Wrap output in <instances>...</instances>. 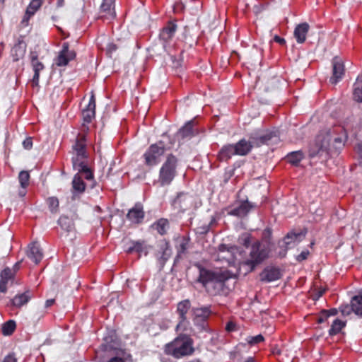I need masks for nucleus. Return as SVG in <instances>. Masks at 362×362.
I'll return each instance as SVG.
<instances>
[{
    "mask_svg": "<svg viewBox=\"0 0 362 362\" xmlns=\"http://www.w3.org/2000/svg\"><path fill=\"white\" fill-rule=\"evenodd\" d=\"M163 351L166 355L176 359L192 356L195 351L194 340L189 335L180 333L173 341L164 346Z\"/></svg>",
    "mask_w": 362,
    "mask_h": 362,
    "instance_id": "nucleus-1",
    "label": "nucleus"
},
{
    "mask_svg": "<svg viewBox=\"0 0 362 362\" xmlns=\"http://www.w3.org/2000/svg\"><path fill=\"white\" fill-rule=\"evenodd\" d=\"M307 233L306 228L300 230L293 229L288 231L283 238L278 240L279 250L274 252V257L279 259L285 258L290 249L295 247L305 239Z\"/></svg>",
    "mask_w": 362,
    "mask_h": 362,
    "instance_id": "nucleus-2",
    "label": "nucleus"
},
{
    "mask_svg": "<svg viewBox=\"0 0 362 362\" xmlns=\"http://www.w3.org/2000/svg\"><path fill=\"white\" fill-rule=\"evenodd\" d=\"M238 273H199L197 281L209 291L216 294L229 278H238Z\"/></svg>",
    "mask_w": 362,
    "mask_h": 362,
    "instance_id": "nucleus-3",
    "label": "nucleus"
},
{
    "mask_svg": "<svg viewBox=\"0 0 362 362\" xmlns=\"http://www.w3.org/2000/svg\"><path fill=\"white\" fill-rule=\"evenodd\" d=\"M179 159L173 153H168L159 170L158 180L161 186L169 185L177 175Z\"/></svg>",
    "mask_w": 362,
    "mask_h": 362,
    "instance_id": "nucleus-4",
    "label": "nucleus"
},
{
    "mask_svg": "<svg viewBox=\"0 0 362 362\" xmlns=\"http://www.w3.org/2000/svg\"><path fill=\"white\" fill-rule=\"evenodd\" d=\"M196 125L195 119H192L187 121L174 134L173 136L168 134L167 132L163 133L161 136L168 139L169 143L175 144L177 141L179 144H183L185 140L191 139L199 134L197 129L194 128Z\"/></svg>",
    "mask_w": 362,
    "mask_h": 362,
    "instance_id": "nucleus-5",
    "label": "nucleus"
},
{
    "mask_svg": "<svg viewBox=\"0 0 362 362\" xmlns=\"http://www.w3.org/2000/svg\"><path fill=\"white\" fill-rule=\"evenodd\" d=\"M329 139L322 135H317L314 141L309 144L308 157L310 159L318 158L323 162L329 158Z\"/></svg>",
    "mask_w": 362,
    "mask_h": 362,
    "instance_id": "nucleus-6",
    "label": "nucleus"
},
{
    "mask_svg": "<svg viewBox=\"0 0 362 362\" xmlns=\"http://www.w3.org/2000/svg\"><path fill=\"white\" fill-rule=\"evenodd\" d=\"M194 317L192 319L193 323L199 332H211L209 326L208 320L212 313L211 306H203L201 308H194L193 310Z\"/></svg>",
    "mask_w": 362,
    "mask_h": 362,
    "instance_id": "nucleus-7",
    "label": "nucleus"
},
{
    "mask_svg": "<svg viewBox=\"0 0 362 362\" xmlns=\"http://www.w3.org/2000/svg\"><path fill=\"white\" fill-rule=\"evenodd\" d=\"M262 240H257L252 244L250 258L244 262V264L249 267L250 269V272L255 270L258 265L261 264L264 260L269 258L267 254H266L265 257L260 255L262 253Z\"/></svg>",
    "mask_w": 362,
    "mask_h": 362,
    "instance_id": "nucleus-8",
    "label": "nucleus"
},
{
    "mask_svg": "<svg viewBox=\"0 0 362 362\" xmlns=\"http://www.w3.org/2000/svg\"><path fill=\"white\" fill-rule=\"evenodd\" d=\"M177 29L176 20H173L168 21L160 30L158 38L162 44L164 52L166 53L169 52L170 41L174 37Z\"/></svg>",
    "mask_w": 362,
    "mask_h": 362,
    "instance_id": "nucleus-9",
    "label": "nucleus"
},
{
    "mask_svg": "<svg viewBox=\"0 0 362 362\" xmlns=\"http://www.w3.org/2000/svg\"><path fill=\"white\" fill-rule=\"evenodd\" d=\"M192 202V195L189 192L185 191L177 192L176 196L170 202L172 208L182 214H184L191 208Z\"/></svg>",
    "mask_w": 362,
    "mask_h": 362,
    "instance_id": "nucleus-10",
    "label": "nucleus"
},
{
    "mask_svg": "<svg viewBox=\"0 0 362 362\" xmlns=\"http://www.w3.org/2000/svg\"><path fill=\"white\" fill-rule=\"evenodd\" d=\"M261 240L262 243V253L260 255L265 257L267 254L268 257L274 256V252L276 251V244L273 240V229L271 226H267L262 232Z\"/></svg>",
    "mask_w": 362,
    "mask_h": 362,
    "instance_id": "nucleus-11",
    "label": "nucleus"
},
{
    "mask_svg": "<svg viewBox=\"0 0 362 362\" xmlns=\"http://www.w3.org/2000/svg\"><path fill=\"white\" fill-rule=\"evenodd\" d=\"M279 136V130L273 129L272 130L267 129L262 134L252 133L250 135V139L252 141L253 146L260 147L263 145L269 144L274 139L278 140Z\"/></svg>",
    "mask_w": 362,
    "mask_h": 362,
    "instance_id": "nucleus-12",
    "label": "nucleus"
},
{
    "mask_svg": "<svg viewBox=\"0 0 362 362\" xmlns=\"http://www.w3.org/2000/svg\"><path fill=\"white\" fill-rule=\"evenodd\" d=\"M23 258L30 269L33 265L38 264L43 258L42 250L40 245L36 242L30 243L27 247L25 255Z\"/></svg>",
    "mask_w": 362,
    "mask_h": 362,
    "instance_id": "nucleus-13",
    "label": "nucleus"
},
{
    "mask_svg": "<svg viewBox=\"0 0 362 362\" xmlns=\"http://www.w3.org/2000/svg\"><path fill=\"white\" fill-rule=\"evenodd\" d=\"M175 247L177 254L174 258L173 265L170 272H174V267H177L183 256L187 253L191 238L189 235L177 237L175 240Z\"/></svg>",
    "mask_w": 362,
    "mask_h": 362,
    "instance_id": "nucleus-14",
    "label": "nucleus"
},
{
    "mask_svg": "<svg viewBox=\"0 0 362 362\" xmlns=\"http://www.w3.org/2000/svg\"><path fill=\"white\" fill-rule=\"evenodd\" d=\"M79 218L76 210H70L67 214H62L58 218L57 223L61 229L65 231L68 236L76 230L75 221Z\"/></svg>",
    "mask_w": 362,
    "mask_h": 362,
    "instance_id": "nucleus-15",
    "label": "nucleus"
},
{
    "mask_svg": "<svg viewBox=\"0 0 362 362\" xmlns=\"http://www.w3.org/2000/svg\"><path fill=\"white\" fill-rule=\"evenodd\" d=\"M164 154L163 149L158 148L156 144H151L143 154L144 164L150 168L156 166L160 163Z\"/></svg>",
    "mask_w": 362,
    "mask_h": 362,
    "instance_id": "nucleus-16",
    "label": "nucleus"
},
{
    "mask_svg": "<svg viewBox=\"0 0 362 362\" xmlns=\"http://www.w3.org/2000/svg\"><path fill=\"white\" fill-rule=\"evenodd\" d=\"M158 268L161 271L167 261L170 259L173 254L172 247L170 242L166 239H162L158 243Z\"/></svg>",
    "mask_w": 362,
    "mask_h": 362,
    "instance_id": "nucleus-17",
    "label": "nucleus"
},
{
    "mask_svg": "<svg viewBox=\"0 0 362 362\" xmlns=\"http://www.w3.org/2000/svg\"><path fill=\"white\" fill-rule=\"evenodd\" d=\"M71 163L73 169L75 170H78L79 175L83 174L84 177L86 180H91L93 182L92 185V188L94 187L95 185V181L94 180V172L89 167L88 162L84 160H79L76 158H71Z\"/></svg>",
    "mask_w": 362,
    "mask_h": 362,
    "instance_id": "nucleus-18",
    "label": "nucleus"
},
{
    "mask_svg": "<svg viewBox=\"0 0 362 362\" xmlns=\"http://www.w3.org/2000/svg\"><path fill=\"white\" fill-rule=\"evenodd\" d=\"M76 57V53L74 50H69V44L65 42L62 44V49L59 52V54L55 59V64L57 66H65L69 63L74 60Z\"/></svg>",
    "mask_w": 362,
    "mask_h": 362,
    "instance_id": "nucleus-19",
    "label": "nucleus"
},
{
    "mask_svg": "<svg viewBox=\"0 0 362 362\" xmlns=\"http://www.w3.org/2000/svg\"><path fill=\"white\" fill-rule=\"evenodd\" d=\"M255 207V204L249 202L248 199H245L241 201L238 206L228 211V215L242 218L247 216L251 209Z\"/></svg>",
    "mask_w": 362,
    "mask_h": 362,
    "instance_id": "nucleus-20",
    "label": "nucleus"
},
{
    "mask_svg": "<svg viewBox=\"0 0 362 362\" xmlns=\"http://www.w3.org/2000/svg\"><path fill=\"white\" fill-rule=\"evenodd\" d=\"M86 136L77 137L72 146V149L75 151L76 156L72 158H76L78 160H87L88 158V153L86 150Z\"/></svg>",
    "mask_w": 362,
    "mask_h": 362,
    "instance_id": "nucleus-21",
    "label": "nucleus"
},
{
    "mask_svg": "<svg viewBox=\"0 0 362 362\" xmlns=\"http://www.w3.org/2000/svg\"><path fill=\"white\" fill-rule=\"evenodd\" d=\"M126 216L127 218L133 223H141L145 216L143 204L141 202H136L134 206L128 211Z\"/></svg>",
    "mask_w": 362,
    "mask_h": 362,
    "instance_id": "nucleus-22",
    "label": "nucleus"
},
{
    "mask_svg": "<svg viewBox=\"0 0 362 362\" xmlns=\"http://www.w3.org/2000/svg\"><path fill=\"white\" fill-rule=\"evenodd\" d=\"M332 76L329 78V82L336 85L343 78L344 75V63L337 57L332 59Z\"/></svg>",
    "mask_w": 362,
    "mask_h": 362,
    "instance_id": "nucleus-23",
    "label": "nucleus"
},
{
    "mask_svg": "<svg viewBox=\"0 0 362 362\" xmlns=\"http://www.w3.org/2000/svg\"><path fill=\"white\" fill-rule=\"evenodd\" d=\"M82 116L83 122L86 124H90L95 116V97L93 92H91L88 105L82 110Z\"/></svg>",
    "mask_w": 362,
    "mask_h": 362,
    "instance_id": "nucleus-24",
    "label": "nucleus"
},
{
    "mask_svg": "<svg viewBox=\"0 0 362 362\" xmlns=\"http://www.w3.org/2000/svg\"><path fill=\"white\" fill-rule=\"evenodd\" d=\"M71 185L72 199H75L83 194L86 189V184L78 173L74 175Z\"/></svg>",
    "mask_w": 362,
    "mask_h": 362,
    "instance_id": "nucleus-25",
    "label": "nucleus"
},
{
    "mask_svg": "<svg viewBox=\"0 0 362 362\" xmlns=\"http://www.w3.org/2000/svg\"><path fill=\"white\" fill-rule=\"evenodd\" d=\"M235 155L239 156H245L248 155L253 148L252 141L246 140L245 138L240 139L238 142L233 144Z\"/></svg>",
    "mask_w": 362,
    "mask_h": 362,
    "instance_id": "nucleus-26",
    "label": "nucleus"
},
{
    "mask_svg": "<svg viewBox=\"0 0 362 362\" xmlns=\"http://www.w3.org/2000/svg\"><path fill=\"white\" fill-rule=\"evenodd\" d=\"M27 45L21 36L17 42L13 45L11 50V55L13 62H18L20 59L23 58L25 54Z\"/></svg>",
    "mask_w": 362,
    "mask_h": 362,
    "instance_id": "nucleus-27",
    "label": "nucleus"
},
{
    "mask_svg": "<svg viewBox=\"0 0 362 362\" xmlns=\"http://www.w3.org/2000/svg\"><path fill=\"white\" fill-rule=\"evenodd\" d=\"M309 29L310 25L306 22L300 23L296 26L293 35L297 43L303 44L305 42Z\"/></svg>",
    "mask_w": 362,
    "mask_h": 362,
    "instance_id": "nucleus-28",
    "label": "nucleus"
},
{
    "mask_svg": "<svg viewBox=\"0 0 362 362\" xmlns=\"http://www.w3.org/2000/svg\"><path fill=\"white\" fill-rule=\"evenodd\" d=\"M233 149V144H224L217 153V160L220 162H228L233 156H236Z\"/></svg>",
    "mask_w": 362,
    "mask_h": 362,
    "instance_id": "nucleus-29",
    "label": "nucleus"
},
{
    "mask_svg": "<svg viewBox=\"0 0 362 362\" xmlns=\"http://www.w3.org/2000/svg\"><path fill=\"white\" fill-rule=\"evenodd\" d=\"M304 158L305 154L303 151L302 150H298L288 153L284 157V159L291 165L298 167Z\"/></svg>",
    "mask_w": 362,
    "mask_h": 362,
    "instance_id": "nucleus-30",
    "label": "nucleus"
},
{
    "mask_svg": "<svg viewBox=\"0 0 362 362\" xmlns=\"http://www.w3.org/2000/svg\"><path fill=\"white\" fill-rule=\"evenodd\" d=\"M181 40L185 42V46L192 48L198 44V37L191 34L188 26H185L181 35Z\"/></svg>",
    "mask_w": 362,
    "mask_h": 362,
    "instance_id": "nucleus-31",
    "label": "nucleus"
},
{
    "mask_svg": "<svg viewBox=\"0 0 362 362\" xmlns=\"http://www.w3.org/2000/svg\"><path fill=\"white\" fill-rule=\"evenodd\" d=\"M31 298L30 292L27 290L23 293L16 295L11 300V304L16 308H21L27 304Z\"/></svg>",
    "mask_w": 362,
    "mask_h": 362,
    "instance_id": "nucleus-32",
    "label": "nucleus"
},
{
    "mask_svg": "<svg viewBox=\"0 0 362 362\" xmlns=\"http://www.w3.org/2000/svg\"><path fill=\"white\" fill-rule=\"evenodd\" d=\"M6 259L5 258H2L0 259V265L2 267H0V272H12L11 269L6 265ZM28 267V264L25 262V259L23 257L20 261L16 262L13 266V272H18L20 269H24Z\"/></svg>",
    "mask_w": 362,
    "mask_h": 362,
    "instance_id": "nucleus-33",
    "label": "nucleus"
},
{
    "mask_svg": "<svg viewBox=\"0 0 362 362\" xmlns=\"http://www.w3.org/2000/svg\"><path fill=\"white\" fill-rule=\"evenodd\" d=\"M191 308V303L189 299L181 300L177 304L176 313L177 318L187 317V313Z\"/></svg>",
    "mask_w": 362,
    "mask_h": 362,
    "instance_id": "nucleus-34",
    "label": "nucleus"
},
{
    "mask_svg": "<svg viewBox=\"0 0 362 362\" xmlns=\"http://www.w3.org/2000/svg\"><path fill=\"white\" fill-rule=\"evenodd\" d=\"M15 273H1L0 292L6 293L7 286L12 285L14 281Z\"/></svg>",
    "mask_w": 362,
    "mask_h": 362,
    "instance_id": "nucleus-35",
    "label": "nucleus"
},
{
    "mask_svg": "<svg viewBox=\"0 0 362 362\" xmlns=\"http://www.w3.org/2000/svg\"><path fill=\"white\" fill-rule=\"evenodd\" d=\"M151 227L156 229L160 235H164L170 227L169 221L167 218H160L155 221Z\"/></svg>",
    "mask_w": 362,
    "mask_h": 362,
    "instance_id": "nucleus-36",
    "label": "nucleus"
},
{
    "mask_svg": "<svg viewBox=\"0 0 362 362\" xmlns=\"http://www.w3.org/2000/svg\"><path fill=\"white\" fill-rule=\"evenodd\" d=\"M34 74L32 79V83L33 86H39V79H40V71L43 70L45 68L44 64L37 61L35 62H33L31 64Z\"/></svg>",
    "mask_w": 362,
    "mask_h": 362,
    "instance_id": "nucleus-37",
    "label": "nucleus"
},
{
    "mask_svg": "<svg viewBox=\"0 0 362 362\" xmlns=\"http://www.w3.org/2000/svg\"><path fill=\"white\" fill-rule=\"evenodd\" d=\"M351 310L362 317V296H355L351 300Z\"/></svg>",
    "mask_w": 362,
    "mask_h": 362,
    "instance_id": "nucleus-38",
    "label": "nucleus"
},
{
    "mask_svg": "<svg viewBox=\"0 0 362 362\" xmlns=\"http://www.w3.org/2000/svg\"><path fill=\"white\" fill-rule=\"evenodd\" d=\"M282 273H259V279L263 283H270L281 278Z\"/></svg>",
    "mask_w": 362,
    "mask_h": 362,
    "instance_id": "nucleus-39",
    "label": "nucleus"
},
{
    "mask_svg": "<svg viewBox=\"0 0 362 362\" xmlns=\"http://www.w3.org/2000/svg\"><path fill=\"white\" fill-rule=\"evenodd\" d=\"M16 328V323L14 320H10L4 322L2 325V334L4 336L11 335Z\"/></svg>",
    "mask_w": 362,
    "mask_h": 362,
    "instance_id": "nucleus-40",
    "label": "nucleus"
},
{
    "mask_svg": "<svg viewBox=\"0 0 362 362\" xmlns=\"http://www.w3.org/2000/svg\"><path fill=\"white\" fill-rule=\"evenodd\" d=\"M125 252L127 253H133L137 252L141 253L143 252V242L139 240L138 241H131L129 243V245L127 246L125 248Z\"/></svg>",
    "mask_w": 362,
    "mask_h": 362,
    "instance_id": "nucleus-41",
    "label": "nucleus"
},
{
    "mask_svg": "<svg viewBox=\"0 0 362 362\" xmlns=\"http://www.w3.org/2000/svg\"><path fill=\"white\" fill-rule=\"evenodd\" d=\"M178 322L175 328L176 332H181L183 333L189 330L190 327V322L187 317L177 318Z\"/></svg>",
    "mask_w": 362,
    "mask_h": 362,
    "instance_id": "nucleus-42",
    "label": "nucleus"
},
{
    "mask_svg": "<svg viewBox=\"0 0 362 362\" xmlns=\"http://www.w3.org/2000/svg\"><path fill=\"white\" fill-rule=\"evenodd\" d=\"M46 203L49 210L52 214H56L59 211V201L57 197H49L46 199Z\"/></svg>",
    "mask_w": 362,
    "mask_h": 362,
    "instance_id": "nucleus-43",
    "label": "nucleus"
},
{
    "mask_svg": "<svg viewBox=\"0 0 362 362\" xmlns=\"http://www.w3.org/2000/svg\"><path fill=\"white\" fill-rule=\"evenodd\" d=\"M344 327H345V322L341 320L336 319L332 322L331 328L329 330V335L333 336L337 334Z\"/></svg>",
    "mask_w": 362,
    "mask_h": 362,
    "instance_id": "nucleus-44",
    "label": "nucleus"
},
{
    "mask_svg": "<svg viewBox=\"0 0 362 362\" xmlns=\"http://www.w3.org/2000/svg\"><path fill=\"white\" fill-rule=\"evenodd\" d=\"M30 173L26 170H21L18 174V181L21 188L26 189L29 185Z\"/></svg>",
    "mask_w": 362,
    "mask_h": 362,
    "instance_id": "nucleus-45",
    "label": "nucleus"
},
{
    "mask_svg": "<svg viewBox=\"0 0 362 362\" xmlns=\"http://www.w3.org/2000/svg\"><path fill=\"white\" fill-rule=\"evenodd\" d=\"M44 3V0H31L26 8V11L35 15Z\"/></svg>",
    "mask_w": 362,
    "mask_h": 362,
    "instance_id": "nucleus-46",
    "label": "nucleus"
},
{
    "mask_svg": "<svg viewBox=\"0 0 362 362\" xmlns=\"http://www.w3.org/2000/svg\"><path fill=\"white\" fill-rule=\"evenodd\" d=\"M154 144H156L158 148H160L163 149V153H165L167 151L171 150L174 144H171L169 143V141L168 140V142L166 143L164 140L160 139L157 142H156Z\"/></svg>",
    "mask_w": 362,
    "mask_h": 362,
    "instance_id": "nucleus-47",
    "label": "nucleus"
},
{
    "mask_svg": "<svg viewBox=\"0 0 362 362\" xmlns=\"http://www.w3.org/2000/svg\"><path fill=\"white\" fill-rule=\"evenodd\" d=\"M251 238L252 236L250 233H243L238 239L239 243L245 246V247H249L251 245Z\"/></svg>",
    "mask_w": 362,
    "mask_h": 362,
    "instance_id": "nucleus-48",
    "label": "nucleus"
},
{
    "mask_svg": "<svg viewBox=\"0 0 362 362\" xmlns=\"http://www.w3.org/2000/svg\"><path fill=\"white\" fill-rule=\"evenodd\" d=\"M264 341V338L262 334H258L254 337H248L247 341L250 345L257 344Z\"/></svg>",
    "mask_w": 362,
    "mask_h": 362,
    "instance_id": "nucleus-49",
    "label": "nucleus"
},
{
    "mask_svg": "<svg viewBox=\"0 0 362 362\" xmlns=\"http://www.w3.org/2000/svg\"><path fill=\"white\" fill-rule=\"evenodd\" d=\"M353 98L358 103H362V88L356 87L354 86Z\"/></svg>",
    "mask_w": 362,
    "mask_h": 362,
    "instance_id": "nucleus-50",
    "label": "nucleus"
},
{
    "mask_svg": "<svg viewBox=\"0 0 362 362\" xmlns=\"http://www.w3.org/2000/svg\"><path fill=\"white\" fill-rule=\"evenodd\" d=\"M114 1V0H103L100 8V11L103 12L110 11Z\"/></svg>",
    "mask_w": 362,
    "mask_h": 362,
    "instance_id": "nucleus-51",
    "label": "nucleus"
},
{
    "mask_svg": "<svg viewBox=\"0 0 362 362\" xmlns=\"http://www.w3.org/2000/svg\"><path fill=\"white\" fill-rule=\"evenodd\" d=\"M118 49V46L111 42H109L107 46H106V54L109 57H112V54L115 52Z\"/></svg>",
    "mask_w": 362,
    "mask_h": 362,
    "instance_id": "nucleus-52",
    "label": "nucleus"
},
{
    "mask_svg": "<svg viewBox=\"0 0 362 362\" xmlns=\"http://www.w3.org/2000/svg\"><path fill=\"white\" fill-rule=\"evenodd\" d=\"M192 266H194L200 272H212L211 270L205 268L203 262H190V267H189L187 269H190Z\"/></svg>",
    "mask_w": 362,
    "mask_h": 362,
    "instance_id": "nucleus-53",
    "label": "nucleus"
},
{
    "mask_svg": "<svg viewBox=\"0 0 362 362\" xmlns=\"http://www.w3.org/2000/svg\"><path fill=\"white\" fill-rule=\"evenodd\" d=\"M210 225H203L197 227L196 229V233L199 235H206L210 231Z\"/></svg>",
    "mask_w": 362,
    "mask_h": 362,
    "instance_id": "nucleus-54",
    "label": "nucleus"
},
{
    "mask_svg": "<svg viewBox=\"0 0 362 362\" xmlns=\"http://www.w3.org/2000/svg\"><path fill=\"white\" fill-rule=\"evenodd\" d=\"M329 317V313H327V310H322L319 313V315L317 318V322L319 324L323 323L327 320V319Z\"/></svg>",
    "mask_w": 362,
    "mask_h": 362,
    "instance_id": "nucleus-55",
    "label": "nucleus"
},
{
    "mask_svg": "<svg viewBox=\"0 0 362 362\" xmlns=\"http://www.w3.org/2000/svg\"><path fill=\"white\" fill-rule=\"evenodd\" d=\"M170 58L173 64V67L176 69L181 71L182 64L183 61L182 58L177 59L176 57L174 55H172Z\"/></svg>",
    "mask_w": 362,
    "mask_h": 362,
    "instance_id": "nucleus-56",
    "label": "nucleus"
},
{
    "mask_svg": "<svg viewBox=\"0 0 362 362\" xmlns=\"http://www.w3.org/2000/svg\"><path fill=\"white\" fill-rule=\"evenodd\" d=\"M309 254H310L309 250L307 249H305L299 255H296L295 259L297 262H301L308 258Z\"/></svg>",
    "mask_w": 362,
    "mask_h": 362,
    "instance_id": "nucleus-57",
    "label": "nucleus"
},
{
    "mask_svg": "<svg viewBox=\"0 0 362 362\" xmlns=\"http://www.w3.org/2000/svg\"><path fill=\"white\" fill-rule=\"evenodd\" d=\"M235 248V246H230L229 247L228 245L221 243L218 247V250L220 252H232Z\"/></svg>",
    "mask_w": 362,
    "mask_h": 362,
    "instance_id": "nucleus-58",
    "label": "nucleus"
},
{
    "mask_svg": "<svg viewBox=\"0 0 362 362\" xmlns=\"http://www.w3.org/2000/svg\"><path fill=\"white\" fill-rule=\"evenodd\" d=\"M23 146L26 150H30L33 148V139L31 137L25 138L23 141Z\"/></svg>",
    "mask_w": 362,
    "mask_h": 362,
    "instance_id": "nucleus-59",
    "label": "nucleus"
},
{
    "mask_svg": "<svg viewBox=\"0 0 362 362\" xmlns=\"http://www.w3.org/2000/svg\"><path fill=\"white\" fill-rule=\"evenodd\" d=\"M33 15L31 14V12H28L25 11V14L23 17V19L21 21V23L23 25H28V22H29V20L30 18L33 16Z\"/></svg>",
    "mask_w": 362,
    "mask_h": 362,
    "instance_id": "nucleus-60",
    "label": "nucleus"
},
{
    "mask_svg": "<svg viewBox=\"0 0 362 362\" xmlns=\"http://www.w3.org/2000/svg\"><path fill=\"white\" fill-rule=\"evenodd\" d=\"M326 288H320L313 295V300H317L325 293Z\"/></svg>",
    "mask_w": 362,
    "mask_h": 362,
    "instance_id": "nucleus-61",
    "label": "nucleus"
},
{
    "mask_svg": "<svg viewBox=\"0 0 362 362\" xmlns=\"http://www.w3.org/2000/svg\"><path fill=\"white\" fill-rule=\"evenodd\" d=\"M340 310L344 315H348L351 313V311H352L351 305L349 306L348 305H342Z\"/></svg>",
    "mask_w": 362,
    "mask_h": 362,
    "instance_id": "nucleus-62",
    "label": "nucleus"
},
{
    "mask_svg": "<svg viewBox=\"0 0 362 362\" xmlns=\"http://www.w3.org/2000/svg\"><path fill=\"white\" fill-rule=\"evenodd\" d=\"M273 40L275 42L279 44L280 45H285L286 43V40L278 35H275Z\"/></svg>",
    "mask_w": 362,
    "mask_h": 362,
    "instance_id": "nucleus-63",
    "label": "nucleus"
},
{
    "mask_svg": "<svg viewBox=\"0 0 362 362\" xmlns=\"http://www.w3.org/2000/svg\"><path fill=\"white\" fill-rule=\"evenodd\" d=\"M2 362H17L14 354H9L5 356Z\"/></svg>",
    "mask_w": 362,
    "mask_h": 362,
    "instance_id": "nucleus-64",
    "label": "nucleus"
}]
</instances>
